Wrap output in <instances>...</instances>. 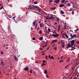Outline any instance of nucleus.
I'll use <instances>...</instances> for the list:
<instances>
[{
  "instance_id": "423d86ee",
  "label": "nucleus",
  "mask_w": 79,
  "mask_h": 79,
  "mask_svg": "<svg viewBox=\"0 0 79 79\" xmlns=\"http://www.w3.org/2000/svg\"><path fill=\"white\" fill-rule=\"evenodd\" d=\"M1 65H2V66H4V65L5 64H4V62H3V60H2L1 61Z\"/></svg>"
},
{
  "instance_id": "a19ab883",
  "label": "nucleus",
  "mask_w": 79,
  "mask_h": 79,
  "mask_svg": "<svg viewBox=\"0 0 79 79\" xmlns=\"http://www.w3.org/2000/svg\"><path fill=\"white\" fill-rule=\"evenodd\" d=\"M1 54H2V55H3V52L2 51H1Z\"/></svg>"
},
{
  "instance_id": "052dcab7",
  "label": "nucleus",
  "mask_w": 79,
  "mask_h": 79,
  "mask_svg": "<svg viewBox=\"0 0 79 79\" xmlns=\"http://www.w3.org/2000/svg\"><path fill=\"white\" fill-rule=\"evenodd\" d=\"M77 44H79V42H77Z\"/></svg>"
},
{
  "instance_id": "6e6552de",
  "label": "nucleus",
  "mask_w": 79,
  "mask_h": 79,
  "mask_svg": "<svg viewBox=\"0 0 79 79\" xmlns=\"http://www.w3.org/2000/svg\"><path fill=\"white\" fill-rule=\"evenodd\" d=\"M52 36H54V37H58V35H55V34H52Z\"/></svg>"
},
{
  "instance_id": "393cba45",
  "label": "nucleus",
  "mask_w": 79,
  "mask_h": 79,
  "mask_svg": "<svg viewBox=\"0 0 79 79\" xmlns=\"http://www.w3.org/2000/svg\"><path fill=\"white\" fill-rule=\"evenodd\" d=\"M30 73L31 74L32 73V70H31L30 71Z\"/></svg>"
},
{
  "instance_id": "de8ad7c7",
  "label": "nucleus",
  "mask_w": 79,
  "mask_h": 79,
  "mask_svg": "<svg viewBox=\"0 0 79 79\" xmlns=\"http://www.w3.org/2000/svg\"><path fill=\"white\" fill-rule=\"evenodd\" d=\"M2 8H3V6H2L1 8V9L2 10Z\"/></svg>"
},
{
  "instance_id": "c756f323",
  "label": "nucleus",
  "mask_w": 79,
  "mask_h": 79,
  "mask_svg": "<svg viewBox=\"0 0 79 79\" xmlns=\"http://www.w3.org/2000/svg\"><path fill=\"white\" fill-rule=\"evenodd\" d=\"M63 60H59V62L60 63H62V62H63Z\"/></svg>"
},
{
  "instance_id": "39448f33",
  "label": "nucleus",
  "mask_w": 79,
  "mask_h": 79,
  "mask_svg": "<svg viewBox=\"0 0 79 79\" xmlns=\"http://www.w3.org/2000/svg\"><path fill=\"white\" fill-rule=\"evenodd\" d=\"M28 69H29V68L27 67H26L24 69V70H25V71H27V70H28Z\"/></svg>"
},
{
  "instance_id": "13d9d810",
  "label": "nucleus",
  "mask_w": 79,
  "mask_h": 79,
  "mask_svg": "<svg viewBox=\"0 0 79 79\" xmlns=\"http://www.w3.org/2000/svg\"><path fill=\"white\" fill-rule=\"evenodd\" d=\"M46 59H47V56H46Z\"/></svg>"
},
{
  "instance_id": "a211bd4d",
  "label": "nucleus",
  "mask_w": 79,
  "mask_h": 79,
  "mask_svg": "<svg viewBox=\"0 0 79 79\" xmlns=\"http://www.w3.org/2000/svg\"><path fill=\"white\" fill-rule=\"evenodd\" d=\"M42 30H40L39 31V34H42Z\"/></svg>"
},
{
  "instance_id": "412c9836",
  "label": "nucleus",
  "mask_w": 79,
  "mask_h": 79,
  "mask_svg": "<svg viewBox=\"0 0 79 79\" xmlns=\"http://www.w3.org/2000/svg\"><path fill=\"white\" fill-rule=\"evenodd\" d=\"M44 71V74H47V71L46 70H45Z\"/></svg>"
},
{
  "instance_id": "aec40b11",
  "label": "nucleus",
  "mask_w": 79,
  "mask_h": 79,
  "mask_svg": "<svg viewBox=\"0 0 79 79\" xmlns=\"http://www.w3.org/2000/svg\"><path fill=\"white\" fill-rule=\"evenodd\" d=\"M68 29V26H65V27L64 28V30L65 29Z\"/></svg>"
},
{
  "instance_id": "c03bdc74",
  "label": "nucleus",
  "mask_w": 79,
  "mask_h": 79,
  "mask_svg": "<svg viewBox=\"0 0 79 79\" xmlns=\"http://www.w3.org/2000/svg\"><path fill=\"white\" fill-rule=\"evenodd\" d=\"M46 76H47V78H49V77H48V75H46Z\"/></svg>"
},
{
  "instance_id": "cd10ccee",
  "label": "nucleus",
  "mask_w": 79,
  "mask_h": 79,
  "mask_svg": "<svg viewBox=\"0 0 79 79\" xmlns=\"http://www.w3.org/2000/svg\"><path fill=\"white\" fill-rule=\"evenodd\" d=\"M42 66H44L46 65L45 64L43 63L42 64H41Z\"/></svg>"
},
{
  "instance_id": "ddd939ff",
  "label": "nucleus",
  "mask_w": 79,
  "mask_h": 79,
  "mask_svg": "<svg viewBox=\"0 0 79 79\" xmlns=\"http://www.w3.org/2000/svg\"><path fill=\"white\" fill-rule=\"evenodd\" d=\"M55 19V17H52L51 18H49L48 19L50 20V19Z\"/></svg>"
},
{
  "instance_id": "bf43d9fd",
  "label": "nucleus",
  "mask_w": 79,
  "mask_h": 79,
  "mask_svg": "<svg viewBox=\"0 0 79 79\" xmlns=\"http://www.w3.org/2000/svg\"><path fill=\"white\" fill-rule=\"evenodd\" d=\"M68 66V65L67 66H66V67H65V68H67V66Z\"/></svg>"
},
{
  "instance_id": "6e6d98bb",
  "label": "nucleus",
  "mask_w": 79,
  "mask_h": 79,
  "mask_svg": "<svg viewBox=\"0 0 79 79\" xmlns=\"http://www.w3.org/2000/svg\"><path fill=\"white\" fill-rule=\"evenodd\" d=\"M13 37H16V35H13Z\"/></svg>"
},
{
  "instance_id": "79ce46f5",
  "label": "nucleus",
  "mask_w": 79,
  "mask_h": 79,
  "mask_svg": "<svg viewBox=\"0 0 79 79\" xmlns=\"http://www.w3.org/2000/svg\"><path fill=\"white\" fill-rule=\"evenodd\" d=\"M35 63H38V62H37V61H35Z\"/></svg>"
},
{
  "instance_id": "f8f14e48",
  "label": "nucleus",
  "mask_w": 79,
  "mask_h": 79,
  "mask_svg": "<svg viewBox=\"0 0 79 79\" xmlns=\"http://www.w3.org/2000/svg\"><path fill=\"white\" fill-rule=\"evenodd\" d=\"M43 40V37H40L39 38V40Z\"/></svg>"
},
{
  "instance_id": "bb28decb",
  "label": "nucleus",
  "mask_w": 79,
  "mask_h": 79,
  "mask_svg": "<svg viewBox=\"0 0 79 79\" xmlns=\"http://www.w3.org/2000/svg\"><path fill=\"white\" fill-rule=\"evenodd\" d=\"M38 3V2H34V4H37Z\"/></svg>"
},
{
  "instance_id": "774afa93",
  "label": "nucleus",
  "mask_w": 79,
  "mask_h": 79,
  "mask_svg": "<svg viewBox=\"0 0 79 79\" xmlns=\"http://www.w3.org/2000/svg\"><path fill=\"white\" fill-rule=\"evenodd\" d=\"M46 20H45V21H44L45 23H46Z\"/></svg>"
},
{
  "instance_id": "864d4df0",
  "label": "nucleus",
  "mask_w": 79,
  "mask_h": 79,
  "mask_svg": "<svg viewBox=\"0 0 79 79\" xmlns=\"http://www.w3.org/2000/svg\"><path fill=\"white\" fill-rule=\"evenodd\" d=\"M49 18L48 17H47L46 18V19H48Z\"/></svg>"
},
{
  "instance_id": "b1692460",
  "label": "nucleus",
  "mask_w": 79,
  "mask_h": 79,
  "mask_svg": "<svg viewBox=\"0 0 79 79\" xmlns=\"http://www.w3.org/2000/svg\"><path fill=\"white\" fill-rule=\"evenodd\" d=\"M65 36L66 38H69V36H68V35H67V34L65 35Z\"/></svg>"
},
{
  "instance_id": "603ef678",
  "label": "nucleus",
  "mask_w": 79,
  "mask_h": 79,
  "mask_svg": "<svg viewBox=\"0 0 79 79\" xmlns=\"http://www.w3.org/2000/svg\"><path fill=\"white\" fill-rule=\"evenodd\" d=\"M62 16H64V17H65V15H63Z\"/></svg>"
},
{
  "instance_id": "1a4fd4ad",
  "label": "nucleus",
  "mask_w": 79,
  "mask_h": 79,
  "mask_svg": "<svg viewBox=\"0 0 79 79\" xmlns=\"http://www.w3.org/2000/svg\"><path fill=\"white\" fill-rule=\"evenodd\" d=\"M61 44H62L61 47L62 48H64V43L61 42Z\"/></svg>"
},
{
  "instance_id": "e433bc0d",
  "label": "nucleus",
  "mask_w": 79,
  "mask_h": 79,
  "mask_svg": "<svg viewBox=\"0 0 79 79\" xmlns=\"http://www.w3.org/2000/svg\"><path fill=\"white\" fill-rule=\"evenodd\" d=\"M53 10H55L56 9V7H54L53 8Z\"/></svg>"
},
{
  "instance_id": "6ab92c4d",
  "label": "nucleus",
  "mask_w": 79,
  "mask_h": 79,
  "mask_svg": "<svg viewBox=\"0 0 79 79\" xmlns=\"http://www.w3.org/2000/svg\"><path fill=\"white\" fill-rule=\"evenodd\" d=\"M67 6H71V4L70 3H68L67 4Z\"/></svg>"
},
{
  "instance_id": "2f4dec72",
  "label": "nucleus",
  "mask_w": 79,
  "mask_h": 79,
  "mask_svg": "<svg viewBox=\"0 0 79 79\" xmlns=\"http://www.w3.org/2000/svg\"><path fill=\"white\" fill-rule=\"evenodd\" d=\"M43 63H46V61L44 60H43Z\"/></svg>"
},
{
  "instance_id": "5701e85b",
  "label": "nucleus",
  "mask_w": 79,
  "mask_h": 79,
  "mask_svg": "<svg viewBox=\"0 0 79 79\" xmlns=\"http://www.w3.org/2000/svg\"><path fill=\"white\" fill-rule=\"evenodd\" d=\"M8 30L9 32H11V29L9 28Z\"/></svg>"
},
{
  "instance_id": "c85d7f7f",
  "label": "nucleus",
  "mask_w": 79,
  "mask_h": 79,
  "mask_svg": "<svg viewBox=\"0 0 79 79\" xmlns=\"http://www.w3.org/2000/svg\"><path fill=\"white\" fill-rule=\"evenodd\" d=\"M60 27H61V25H58V29H60Z\"/></svg>"
},
{
  "instance_id": "58836bf2",
  "label": "nucleus",
  "mask_w": 79,
  "mask_h": 79,
  "mask_svg": "<svg viewBox=\"0 0 79 79\" xmlns=\"http://www.w3.org/2000/svg\"><path fill=\"white\" fill-rule=\"evenodd\" d=\"M73 78V76H72L70 78H69V79H72V78Z\"/></svg>"
},
{
  "instance_id": "9d476101",
  "label": "nucleus",
  "mask_w": 79,
  "mask_h": 79,
  "mask_svg": "<svg viewBox=\"0 0 79 79\" xmlns=\"http://www.w3.org/2000/svg\"><path fill=\"white\" fill-rule=\"evenodd\" d=\"M63 6H64V4H61L59 6V7H63Z\"/></svg>"
},
{
  "instance_id": "4d7b16f0",
  "label": "nucleus",
  "mask_w": 79,
  "mask_h": 79,
  "mask_svg": "<svg viewBox=\"0 0 79 79\" xmlns=\"http://www.w3.org/2000/svg\"><path fill=\"white\" fill-rule=\"evenodd\" d=\"M15 61H18V60H15Z\"/></svg>"
},
{
  "instance_id": "0eeeda50",
  "label": "nucleus",
  "mask_w": 79,
  "mask_h": 79,
  "mask_svg": "<svg viewBox=\"0 0 79 79\" xmlns=\"http://www.w3.org/2000/svg\"><path fill=\"white\" fill-rule=\"evenodd\" d=\"M71 47L72 48L71 50H74L76 49V48L74 47L71 46Z\"/></svg>"
},
{
  "instance_id": "5fc2aeb1",
  "label": "nucleus",
  "mask_w": 79,
  "mask_h": 79,
  "mask_svg": "<svg viewBox=\"0 0 79 79\" xmlns=\"http://www.w3.org/2000/svg\"><path fill=\"white\" fill-rule=\"evenodd\" d=\"M6 46V45H5V44H4V45H3V47H5Z\"/></svg>"
},
{
  "instance_id": "69168bd1",
  "label": "nucleus",
  "mask_w": 79,
  "mask_h": 79,
  "mask_svg": "<svg viewBox=\"0 0 79 79\" xmlns=\"http://www.w3.org/2000/svg\"><path fill=\"white\" fill-rule=\"evenodd\" d=\"M2 5V4H0V6H1Z\"/></svg>"
},
{
  "instance_id": "a878e982",
  "label": "nucleus",
  "mask_w": 79,
  "mask_h": 79,
  "mask_svg": "<svg viewBox=\"0 0 79 79\" xmlns=\"http://www.w3.org/2000/svg\"><path fill=\"white\" fill-rule=\"evenodd\" d=\"M58 41V40H54L53 41V42H56Z\"/></svg>"
},
{
  "instance_id": "ea45409f",
  "label": "nucleus",
  "mask_w": 79,
  "mask_h": 79,
  "mask_svg": "<svg viewBox=\"0 0 79 79\" xmlns=\"http://www.w3.org/2000/svg\"><path fill=\"white\" fill-rule=\"evenodd\" d=\"M67 79L66 77H64V78H63V79Z\"/></svg>"
},
{
  "instance_id": "f257e3e1",
  "label": "nucleus",
  "mask_w": 79,
  "mask_h": 79,
  "mask_svg": "<svg viewBox=\"0 0 79 79\" xmlns=\"http://www.w3.org/2000/svg\"><path fill=\"white\" fill-rule=\"evenodd\" d=\"M74 44V40H73L71 41V42L70 44V43H69L68 45H67V46H66V47L67 48H69V47H72V46H73Z\"/></svg>"
},
{
  "instance_id": "8fccbe9b",
  "label": "nucleus",
  "mask_w": 79,
  "mask_h": 79,
  "mask_svg": "<svg viewBox=\"0 0 79 79\" xmlns=\"http://www.w3.org/2000/svg\"><path fill=\"white\" fill-rule=\"evenodd\" d=\"M69 40H72V38H69Z\"/></svg>"
},
{
  "instance_id": "3c124183",
  "label": "nucleus",
  "mask_w": 79,
  "mask_h": 79,
  "mask_svg": "<svg viewBox=\"0 0 79 79\" xmlns=\"http://www.w3.org/2000/svg\"><path fill=\"white\" fill-rule=\"evenodd\" d=\"M15 17H16V16H15L14 17H13V19H15Z\"/></svg>"
},
{
  "instance_id": "37998d69",
  "label": "nucleus",
  "mask_w": 79,
  "mask_h": 79,
  "mask_svg": "<svg viewBox=\"0 0 79 79\" xmlns=\"http://www.w3.org/2000/svg\"><path fill=\"white\" fill-rule=\"evenodd\" d=\"M34 8H37V7L35 6H34Z\"/></svg>"
},
{
  "instance_id": "f3484780",
  "label": "nucleus",
  "mask_w": 79,
  "mask_h": 79,
  "mask_svg": "<svg viewBox=\"0 0 79 79\" xmlns=\"http://www.w3.org/2000/svg\"><path fill=\"white\" fill-rule=\"evenodd\" d=\"M14 58L15 60H17V57L15 56L14 57Z\"/></svg>"
},
{
  "instance_id": "a18cd8bd",
  "label": "nucleus",
  "mask_w": 79,
  "mask_h": 79,
  "mask_svg": "<svg viewBox=\"0 0 79 79\" xmlns=\"http://www.w3.org/2000/svg\"><path fill=\"white\" fill-rule=\"evenodd\" d=\"M47 46V44H46V45L45 46H43V48H44V47H46Z\"/></svg>"
},
{
  "instance_id": "20e7f679",
  "label": "nucleus",
  "mask_w": 79,
  "mask_h": 79,
  "mask_svg": "<svg viewBox=\"0 0 79 79\" xmlns=\"http://www.w3.org/2000/svg\"><path fill=\"white\" fill-rule=\"evenodd\" d=\"M60 2L59 0H56L54 1V3H56V4L58 3H59Z\"/></svg>"
},
{
  "instance_id": "09e8293b",
  "label": "nucleus",
  "mask_w": 79,
  "mask_h": 79,
  "mask_svg": "<svg viewBox=\"0 0 79 79\" xmlns=\"http://www.w3.org/2000/svg\"><path fill=\"white\" fill-rule=\"evenodd\" d=\"M49 2H52V1L51 0H50L49 1Z\"/></svg>"
},
{
  "instance_id": "49530a36",
  "label": "nucleus",
  "mask_w": 79,
  "mask_h": 79,
  "mask_svg": "<svg viewBox=\"0 0 79 79\" xmlns=\"http://www.w3.org/2000/svg\"><path fill=\"white\" fill-rule=\"evenodd\" d=\"M50 9H51V10H53V8H50Z\"/></svg>"
},
{
  "instance_id": "7c9ffc66",
  "label": "nucleus",
  "mask_w": 79,
  "mask_h": 79,
  "mask_svg": "<svg viewBox=\"0 0 79 79\" xmlns=\"http://www.w3.org/2000/svg\"><path fill=\"white\" fill-rule=\"evenodd\" d=\"M40 27H43V26H42V24H41V23H40Z\"/></svg>"
},
{
  "instance_id": "0e129e2a",
  "label": "nucleus",
  "mask_w": 79,
  "mask_h": 79,
  "mask_svg": "<svg viewBox=\"0 0 79 79\" xmlns=\"http://www.w3.org/2000/svg\"><path fill=\"white\" fill-rule=\"evenodd\" d=\"M39 12H40V10H39Z\"/></svg>"
},
{
  "instance_id": "7ed1b4c3",
  "label": "nucleus",
  "mask_w": 79,
  "mask_h": 79,
  "mask_svg": "<svg viewBox=\"0 0 79 79\" xmlns=\"http://www.w3.org/2000/svg\"><path fill=\"white\" fill-rule=\"evenodd\" d=\"M30 7H29V9H32V8H35L34 7V5H31L30 6Z\"/></svg>"
},
{
  "instance_id": "2eb2a0df",
  "label": "nucleus",
  "mask_w": 79,
  "mask_h": 79,
  "mask_svg": "<svg viewBox=\"0 0 79 79\" xmlns=\"http://www.w3.org/2000/svg\"><path fill=\"white\" fill-rule=\"evenodd\" d=\"M64 2H65V0H63L61 1L62 3H64Z\"/></svg>"
},
{
  "instance_id": "9b49d317",
  "label": "nucleus",
  "mask_w": 79,
  "mask_h": 79,
  "mask_svg": "<svg viewBox=\"0 0 79 79\" xmlns=\"http://www.w3.org/2000/svg\"><path fill=\"white\" fill-rule=\"evenodd\" d=\"M35 23H36V21H35L33 23V24L34 26L35 25Z\"/></svg>"
},
{
  "instance_id": "4c0bfd02",
  "label": "nucleus",
  "mask_w": 79,
  "mask_h": 79,
  "mask_svg": "<svg viewBox=\"0 0 79 79\" xmlns=\"http://www.w3.org/2000/svg\"><path fill=\"white\" fill-rule=\"evenodd\" d=\"M74 11H72V15H74Z\"/></svg>"
},
{
  "instance_id": "dca6fc26",
  "label": "nucleus",
  "mask_w": 79,
  "mask_h": 79,
  "mask_svg": "<svg viewBox=\"0 0 79 79\" xmlns=\"http://www.w3.org/2000/svg\"><path fill=\"white\" fill-rule=\"evenodd\" d=\"M48 31H48V34H49V32H50V28H48Z\"/></svg>"
},
{
  "instance_id": "4468645a",
  "label": "nucleus",
  "mask_w": 79,
  "mask_h": 79,
  "mask_svg": "<svg viewBox=\"0 0 79 79\" xmlns=\"http://www.w3.org/2000/svg\"><path fill=\"white\" fill-rule=\"evenodd\" d=\"M60 13L61 14H62V15H63V14H64V12H63V10H61Z\"/></svg>"
},
{
  "instance_id": "338daca9",
  "label": "nucleus",
  "mask_w": 79,
  "mask_h": 79,
  "mask_svg": "<svg viewBox=\"0 0 79 79\" xmlns=\"http://www.w3.org/2000/svg\"><path fill=\"white\" fill-rule=\"evenodd\" d=\"M61 58H63V56L61 57L60 59H61Z\"/></svg>"
},
{
  "instance_id": "f03ea898",
  "label": "nucleus",
  "mask_w": 79,
  "mask_h": 79,
  "mask_svg": "<svg viewBox=\"0 0 79 79\" xmlns=\"http://www.w3.org/2000/svg\"><path fill=\"white\" fill-rule=\"evenodd\" d=\"M70 36H71V38H74V37H76L77 36V35L74 34L73 35H72V34H71L70 35Z\"/></svg>"
},
{
  "instance_id": "c9c22d12",
  "label": "nucleus",
  "mask_w": 79,
  "mask_h": 79,
  "mask_svg": "<svg viewBox=\"0 0 79 79\" xmlns=\"http://www.w3.org/2000/svg\"><path fill=\"white\" fill-rule=\"evenodd\" d=\"M51 59H52V60H53V56H52L51 57Z\"/></svg>"
},
{
  "instance_id": "e2e57ef3",
  "label": "nucleus",
  "mask_w": 79,
  "mask_h": 79,
  "mask_svg": "<svg viewBox=\"0 0 79 79\" xmlns=\"http://www.w3.org/2000/svg\"><path fill=\"white\" fill-rule=\"evenodd\" d=\"M59 18H58L57 19V20H59Z\"/></svg>"
},
{
  "instance_id": "72a5a7b5",
  "label": "nucleus",
  "mask_w": 79,
  "mask_h": 79,
  "mask_svg": "<svg viewBox=\"0 0 79 79\" xmlns=\"http://www.w3.org/2000/svg\"><path fill=\"white\" fill-rule=\"evenodd\" d=\"M78 64H79V63L77 62L76 63V66H77V65H78Z\"/></svg>"
},
{
  "instance_id": "473e14b6",
  "label": "nucleus",
  "mask_w": 79,
  "mask_h": 79,
  "mask_svg": "<svg viewBox=\"0 0 79 79\" xmlns=\"http://www.w3.org/2000/svg\"><path fill=\"white\" fill-rule=\"evenodd\" d=\"M35 39V37H33V38L32 39L33 40H34Z\"/></svg>"
},
{
  "instance_id": "4be33fe9",
  "label": "nucleus",
  "mask_w": 79,
  "mask_h": 79,
  "mask_svg": "<svg viewBox=\"0 0 79 79\" xmlns=\"http://www.w3.org/2000/svg\"><path fill=\"white\" fill-rule=\"evenodd\" d=\"M56 48H57V47H56V46H55L53 49H54V50H56Z\"/></svg>"
},
{
  "instance_id": "680f3d73",
  "label": "nucleus",
  "mask_w": 79,
  "mask_h": 79,
  "mask_svg": "<svg viewBox=\"0 0 79 79\" xmlns=\"http://www.w3.org/2000/svg\"><path fill=\"white\" fill-rule=\"evenodd\" d=\"M40 50H43L42 48H40Z\"/></svg>"
},
{
  "instance_id": "f704fd0d",
  "label": "nucleus",
  "mask_w": 79,
  "mask_h": 79,
  "mask_svg": "<svg viewBox=\"0 0 79 79\" xmlns=\"http://www.w3.org/2000/svg\"><path fill=\"white\" fill-rule=\"evenodd\" d=\"M48 56H49V59H51V56L49 55Z\"/></svg>"
}]
</instances>
